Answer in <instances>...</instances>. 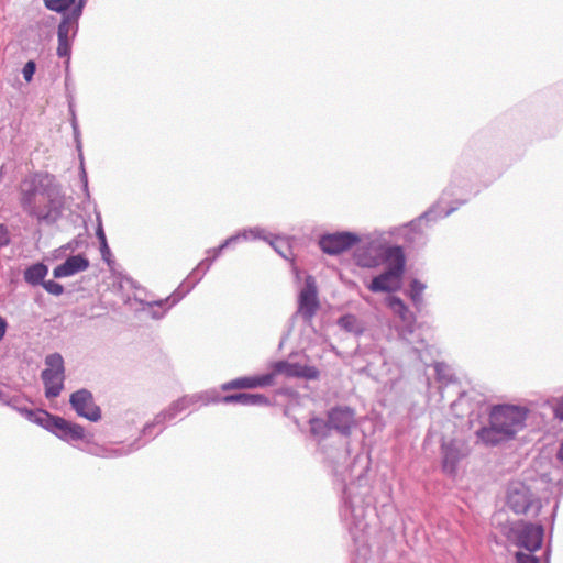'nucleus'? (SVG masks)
Here are the masks:
<instances>
[{
  "label": "nucleus",
  "instance_id": "32",
  "mask_svg": "<svg viewBox=\"0 0 563 563\" xmlns=\"http://www.w3.org/2000/svg\"><path fill=\"white\" fill-rule=\"evenodd\" d=\"M46 9L56 13L68 14L75 0H43Z\"/></svg>",
  "mask_w": 563,
  "mask_h": 563
},
{
  "label": "nucleus",
  "instance_id": "42",
  "mask_svg": "<svg viewBox=\"0 0 563 563\" xmlns=\"http://www.w3.org/2000/svg\"><path fill=\"white\" fill-rule=\"evenodd\" d=\"M96 236L99 241V244H103L107 242L106 233L103 230L102 221L100 214H97V228H96Z\"/></svg>",
  "mask_w": 563,
  "mask_h": 563
},
{
  "label": "nucleus",
  "instance_id": "15",
  "mask_svg": "<svg viewBox=\"0 0 563 563\" xmlns=\"http://www.w3.org/2000/svg\"><path fill=\"white\" fill-rule=\"evenodd\" d=\"M79 30V20H74L73 16L65 14L57 26V55L58 57L70 58L71 41L77 35Z\"/></svg>",
  "mask_w": 563,
  "mask_h": 563
},
{
  "label": "nucleus",
  "instance_id": "43",
  "mask_svg": "<svg viewBox=\"0 0 563 563\" xmlns=\"http://www.w3.org/2000/svg\"><path fill=\"white\" fill-rule=\"evenodd\" d=\"M181 404H183V408L184 409H188L190 407H194V410H196L198 407V404L196 401V398H195V395L191 394V395H185L183 397L179 398Z\"/></svg>",
  "mask_w": 563,
  "mask_h": 563
},
{
  "label": "nucleus",
  "instance_id": "37",
  "mask_svg": "<svg viewBox=\"0 0 563 563\" xmlns=\"http://www.w3.org/2000/svg\"><path fill=\"white\" fill-rule=\"evenodd\" d=\"M48 294L60 296L64 292V286L55 280H44L41 285Z\"/></svg>",
  "mask_w": 563,
  "mask_h": 563
},
{
  "label": "nucleus",
  "instance_id": "50",
  "mask_svg": "<svg viewBox=\"0 0 563 563\" xmlns=\"http://www.w3.org/2000/svg\"><path fill=\"white\" fill-rule=\"evenodd\" d=\"M11 396L8 395L5 391L0 390V402L3 405H8V400H10Z\"/></svg>",
  "mask_w": 563,
  "mask_h": 563
},
{
  "label": "nucleus",
  "instance_id": "48",
  "mask_svg": "<svg viewBox=\"0 0 563 563\" xmlns=\"http://www.w3.org/2000/svg\"><path fill=\"white\" fill-rule=\"evenodd\" d=\"M8 329L7 320L0 316V341L4 338Z\"/></svg>",
  "mask_w": 563,
  "mask_h": 563
},
{
  "label": "nucleus",
  "instance_id": "33",
  "mask_svg": "<svg viewBox=\"0 0 563 563\" xmlns=\"http://www.w3.org/2000/svg\"><path fill=\"white\" fill-rule=\"evenodd\" d=\"M194 395L198 405L207 406L221 402V395L217 389H208Z\"/></svg>",
  "mask_w": 563,
  "mask_h": 563
},
{
  "label": "nucleus",
  "instance_id": "19",
  "mask_svg": "<svg viewBox=\"0 0 563 563\" xmlns=\"http://www.w3.org/2000/svg\"><path fill=\"white\" fill-rule=\"evenodd\" d=\"M145 443L146 442L142 441V439L139 438L131 442L130 444H118L114 446L93 445L89 449V453L98 457L115 459L129 455L137 451L143 445H145Z\"/></svg>",
  "mask_w": 563,
  "mask_h": 563
},
{
  "label": "nucleus",
  "instance_id": "49",
  "mask_svg": "<svg viewBox=\"0 0 563 563\" xmlns=\"http://www.w3.org/2000/svg\"><path fill=\"white\" fill-rule=\"evenodd\" d=\"M69 110L71 113V128H73V130H77L79 126H78L77 118H76V114H75V111H74L71 104L69 106Z\"/></svg>",
  "mask_w": 563,
  "mask_h": 563
},
{
  "label": "nucleus",
  "instance_id": "20",
  "mask_svg": "<svg viewBox=\"0 0 563 563\" xmlns=\"http://www.w3.org/2000/svg\"><path fill=\"white\" fill-rule=\"evenodd\" d=\"M89 267V260L84 254L73 255L53 269V277L56 279L73 276Z\"/></svg>",
  "mask_w": 563,
  "mask_h": 563
},
{
  "label": "nucleus",
  "instance_id": "1",
  "mask_svg": "<svg viewBox=\"0 0 563 563\" xmlns=\"http://www.w3.org/2000/svg\"><path fill=\"white\" fill-rule=\"evenodd\" d=\"M324 461L332 474L343 484L340 517L351 538L355 543H364L371 533V523L367 520L369 512L378 516L376 509H371L365 501L368 493L367 459L356 454L351 457L347 446L329 448L324 452Z\"/></svg>",
  "mask_w": 563,
  "mask_h": 563
},
{
  "label": "nucleus",
  "instance_id": "23",
  "mask_svg": "<svg viewBox=\"0 0 563 563\" xmlns=\"http://www.w3.org/2000/svg\"><path fill=\"white\" fill-rule=\"evenodd\" d=\"M221 402L239 404L242 406H262L268 405V399L262 394L238 393L221 396Z\"/></svg>",
  "mask_w": 563,
  "mask_h": 563
},
{
  "label": "nucleus",
  "instance_id": "7",
  "mask_svg": "<svg viewBox=\"0 0 563 563\" xmlns=\"http://www.w3.org/2000/svg\"><path fill=\"white\" fill-rule=\"evenodd\" d=\"M38 415L41 416L38 426L52 432L60 440L68 443L87 441V433L81 426L70 422L63 417L52 415L46 410L44 412H40Z\"/></svg>",
  "mask_w": 563,
  "mask_h": 563
},
{
  "label": "nucleus",
  "instance_id": "35",
  "mask_svg": "<svg viewBox=\"0 0 563 563\" xmlns=\"http://www.w3.org/2000/svg\"><path fill=\"white\" fill-rule=\"evenodd\" d=\"M373 292L387 291V267L376 277H374L368 286Z\"/></svg>",
  "mask_w": 563,
  "mask_h": 563
},
{
  "label": "nucleus",
  "instance_id": "47",
  "mask_svg": "<svg viewBox=\"0 0 563 563\" xmlns=\"http://www.w3.org/2000/svg\"><path fill=\"white\" fill-rule=\"evenodd\" d=\"M556 457H558L561 466L563 467V442L560 444V448L556 453ZM556 484L563 486V479L558 478Z\"/></svg>",
  "mask_w": 563,
  "mask_h": 563
},
{
  "label": "nucleus",
  "instance_id": "5",
  "mask_svg": "<svg viewBox=\"0 0 563 563\" xmlns=\"http://www.w3.org/2000/svg\"><path fill=\"white\" fill-rule=\"evenodd\" d=\"M529 410L516 405H493L488 408V423L475 431L478 443L497 446L508 442L526 427Z\"/></svg>",
  "mask_w": 563,
  "mask_h": 563
},
{
  "label": "nucleus",
  "instance_id": "38",
  "mask_svg": "<svg viewBox=\"0 0 563 563\" xmlns=\"http://www.w3.org/2000/svg\"><path fill=\"white\" fill-rule=\"evenodd\" d=\"M73 131H74V139H75V142H76V147H77V150L79 152V157L82 161L81 139H80L79 128L77 130H73ZM81 180L84 181L85 189H87V187H88V179H87L86 170H85L82 165H81Z\"/></svg>",
  "mask_w": 563,
  "mask_h": 563
},
{
  "label": "nucleus",
  "instance_id": "24",
  "mask_svg": "<svg viewBox=\"0 0 563 563\" xmlns=\"http://www.w3.org/2000/svg\"><path fill=\"white\" fill-rule=\"evenodd\" d=\"M48 274V266L37 262L27 266L23 272L24 282L32 286H41Z\"/></svg>",
  "mask_w": 563,
  "mask_h": 563
},
{
  "label": "nucleus",
  "instance_id": "31",
  "mask_svg": "<svg viewBox=\"0 0 563 563\" xmlns=\"http://www.w3.org/2000/svg\"><path fill=\"white\" fill-rule=\"evenodd\" d=\"M156 301L157 300L142 302L143 310L147 311L153 319H162L166 311L173 306H169L170 301L164 302L162 305H154Z\"/></svg>",
  "mask_w": 563,
  "mask_h": 563
},
{
  "label": "nucleus",
  "instance_id": "26",
  "mask_svg": "<svg viewBox=\"0 0 563 563\" xmlns=\"http://www.w3.org/2000/svg\"><path fill=\"white\" fill-rule=\"evenodd\" d=\"M22 399L19 396H11L10 400H8V407L21 413L29 421L38 424V420H41V416L37 415L40 412H44L43 409H29L21 405Z\"/></svg>",
  "mask_w": 563,
  "mask_h": 563
},
{
  "label": "nucleus",
  "instance_id": "6",
  "mask_svg": "<svg viewBox=\"0 0 563 563\" xmlns=\"http://www.w3.org/2000/svg\"><path fill=\"white\" fill-rule=\"evenodd\" d=\"M506 504L516 515L538 516L541 508V499L523 482H511L507 488Z\"/></svg>",
  "mask_w": 563,
  "mask_h": 563
},
{
  "label": "nucleus",
  "instance_id": "12",
  "mask_svg": "<svg viewBox=\"0 0 563 563\" xmlns=\"http://www.w3.org/2000/svg\"><path fill=\"white\" fill-rule=\"evenodd\" d=\"M320 307L318 291L313 277L306 278L305 287L301 289L298 298V309L295 313L300 316L306 323H310Z\"/></svg>",
  "mask_w": 563,
  "mask_h": 563
},
{
  "label": "nucleus",
  "instance_id": "30",
  "mask_svg": "<svg viewBox=\"0 0 563 563\" xmlns=\"http://www.w3.org/2000/svg\"><path fill=\"white\" fill-rule=\"evenodd\" d=\"M309 424L311 434L318 440L327 438L331 430L329 419L311 418Z\"/></svg>",
  "mask_w": 563,
  "mask_h": 563
},
{
  "label": "nucleus",
  "instance_id": "22",
  "mask_svg": "<svg viewBox=\"0 0 563 563\" xmlns=\"http://www.w3.org/2000/svg\"><path fill=\"white\" fill-rule=\"evenodd\" d=\"M262 231H260L258 227L251 228L247 230H243L236 234L231 235L227 240H224L218 247L209 249L207 253L212 256L210 258L214 262L222 253V251L230 245L236 243L240 240H256L257 236H261Z\"/></svg>",
  "mask_w": 563,
  "mask_h": 563
},
{
  "label": "nucleus",
  "instance_id": "3",
  "mask_svg": "<svg viewBox=\"0 0 563 563\" xmlns=\"http://www.w3.org/2000/svg\"><path fill=\"white\" fill-rule=\"evenodd\" d=\"M470 181L453 175L450 185L443 190L440 199L416 219L399 227L389 229V238L401 239L407 246L424 244L422 221L429 223L445 218L468 200Z\"/></svg>",
  "mask_w": 563,
  "mask_h": 563
},
{
  "label": "nucleus",
  "instance_id": "27",
  "mask_svg": "<svg viewBox=\"0 0 563 563\" xmlns=\"http://www.w3.org/2000/svg\"><path fill=\"white\" fill-rule=\"evenodd\" d=\"M427 285L419 279H412L409 288L405 290V295L411 300L412 305L417 310H420L423 306V291Z\"/></svg>",
  "mask_w": 563,
  "mask_h": 563
},
{
  "label": "nucleus",
  "instance_id": "29",
  "mask_svg": "<svg viewBox=\"0 0 563 563\" xmlns=\"http://www.w3.org/2000/svg\"><path fill=\"white\" fill-rule=\"evenodd\" d=\"M185 410L186 409L183 408L180 399H177L173 401L168 406V408L162 410L159 413L155 416V422L165 424L166 422L174 420L179 413H181Z\"/></svg>",
  "mask_w": 563,
  "mask_h": 563
},
{
  "label": "nucleus",
  "instance_id": "9",
  "mask_svg": "<svg viewBox=\"0 0 563 563\" xmlns=\"http://www.w3.org/2000/svg\"><path fill=\"white\" fill-rule=\"evenodd\" d=\"M514 543L529 552L538 551L543 542L544 530L541 525L520 522L510 530Z\"/></svg>",
  "mask_w": 563,
  "mask_h": 563
},
{
  "label": "nucleus",
  "instance_id": "16",
  "mask_svg": "<svg viewBox=\"0 0 563 563\" xmlns=\"http://www.w3.org/2000/svg\"><path fill=\"white\" fill-rule=\"evenodd\" d=\"M357 263L363 267H374L387 263V242L384 239L366 242L362 252L357 254Z\"/></svg>",
  "mask_w": 563,
  "mask_h": 563
},
{
  "label": "nucleus",
  "instance_id": "8",
  "mask_svg": "<svg viewBox=\"0 0 563 563\" xmlns=\"http://www.w3.org/2000/svg\"><path fill=\"white\" fill-rule=\"evenodd\" d=\"M45 365L41 378L45 387V397L53 399L58 397L64 388V358L59 353L49 354L45 357Z\"/></svg>",
  "mask_w": 563,
  "mask_h": 563
},
{
  "label": "nucleus",
  "instance_id": "2",
  "mask_svg": "<svg viewBox=\"0 0 563 563\" xmlns=\"http://www.w3.org/2000/svg\"><path fill=\"white\" fill-rule=\"evenodd\" d=\"M20 203L30 217L51 225L63 216L65 194L54 175L45 172L33 173L20 185Z\"/></svg>",
  "mask_w": 563,
  "mask_h": 563
},
{
  "label": "nucleus",
  "instance_id": "13",
  "mask_svg": "<svg viewBox=\"0 0 563 563\" xmlns=\"http://www.w3.org/2000/svg\"><path fill=\"white\" fill-rule=\"evenodd\" d=\"M69 404L78 416L89 421L97 422L101 419V409L95 404L92 393L86 388L74 391Z\"/></svg>",
  "mask_w": 563,
  "mask_h": 563
},
{
  "label": "nucleus",
  "instance_id": "4",
  "mask_svg": "<svg viewBox=\"0 0 563 563\" xmlns=\"http://www.w3.org/2000/svg\"><path fill=\"white\" fill-rule=\"evenodd\" d=\"M406 267V255L401 245H389V311L394 314V328L399 338L409 344L419 343L423 346V341L416 334L417 318L409 310L408 306L393 292L400 288V278ZM412 353L417 358L424 363L422 357V347L412 346Z\"/></svg>",
  "mask_w": 563,
  "mask_h": 563
},
{
  "label": "nucleus",
  "instance_id": "17",
  "mask_svg": "<svg viewBox=\"0 0 563 563\" xmlns=\"http://www.w3.org/2000/svg\"><path fill=\"white\" fill-rule=\"evenodd\" d=\"M274 376L283 374L287 377H297L306 379H317L320 372L314 366L301 365L299 363H290L287 361H278L274 363L273 371Z\"/></svg>",
  "mask_w": 563,
  "mask_h": 563
},
{
  "label": "nucleus",
  "instance_id": "39",
  "mask_svg": "<svg viewBox=\"0 0 563 563\" xmlns=\"http://www.w3.org/2000/svg\"><path fill=\"white\" fill-rule=\"evenodd\" d=\"M87 4V0H75V3L71 5V10L68 15L73 16L74 20H79L82 15L84 9Z\"/></svg>",
  "mask_w": 563,
  "mask_h": 563
},
{
  "label": "nucleus",
  "instance_id": "28",
  "mask_svg": "<svg viewBox=\"0 0 563 563\" xmlns=\"http://www.w3.org/2000/svg\"><path fill=\"white\" fill-rule=\"evenodd\" d=\"M338 325L349 333L361 335L364 332L362 321L354 314H344L338 319Z\"/></svg>",
  "mask_w": 563,
  "mask_h": 563
},
{
  "label": "nucleus",
  "instance_id": "25",
  "mask_svg": "<svg viewBox=\"0 0 563 563\" xmlns=\"http://www.w3.org/2000/svg\"><path fill=\"white\" fill-rule=\"evenodd\" d=\"M262 231L261 236L256 239H262L266 241L282 257L288 258L291 255L290 245L288 240L282 236L273 235L271 233H266L264 229L258 228Z\"/></svg>",
  "mask_w": 563,
  "mask_h": 563
},
{
  "label": "nucleus",
  "instance_id": "34",
  "mask_svg": "<svg viewBox=\"0 0 563 563\" xmlns=\"http://www.w3.org/2000/svg\"><path fill=\"white\" fill-rule=\"evenodd\" d=\"M434 371L437 379L442 384H449L453 382V374L451 373L450 367L441 362L434 364Z\"/></svg>",
  "mask_w": 563,
  "mask_h": 563
},
{
  "label": "nucleus",
  "instance_id": "46",
  "mask_svg": "<svg viewBox=\"0 0 563 563\" xmlns=\"http://www.w3.org/2000/svg\"><path fill=\"white\" fill-rule=\"evenodd\" d=\"M80 245H81V241L78 239H74L70 242H68L66 245H64V250L74 252V251L78 250L80 247Z\"/></svg>",
  "mask_w": 563,
  "mask_h": 563
},
{
  "label": "nucleus",
  "instance_id": "44",
  "mask_svg": "<svg viewBox=\"0 0 563 563\" xmlns=\"http://www.w3.org/2000/svg\"><path fill=\"white\" fill-rule=\"evenodd\" d=\"M100 253H101V257L104 262H107L108 264H110L111 262V257H112V253H111V250L108 245V242L103 243V244H100Z\"/></svg>",
  "mask_w": 563,
  "mask_h": 563
},
{
  "label": "nucleus",
  "instance_id": "14",
  "mask_svg": "<svg viewBox=\"0 0 563 563\" xmlns=\"http://www.w3.org/2000/svg\"><path fill=\"white\" fill-rule=\"evenodd\" d=\"M358 235L351 232L323 234L319 239L320 249L329 255H338L360 242Z\"/></svg>",
  "mask_w": 563,
  "mask_h": 563
},
{
  "label": "nucleus",
  "instance_id": "18",
  "mask_svg": "<svg viewBox=\"0 0 563 563\" xmlns=\"http://www.w3.org/2000/svg\"><path fill=\"white\" fill-rule=\"evenodd\" d=\"M328 418L331 429L345 437L350 435L352 428L355 427V412L350 407L333 408Z\"/></svg>",
  "mask_w": 563,
  "mask_h": 563
},
{
  "label": "nucleus",
  "instance_id": "40",
  "mask_svg": "<svg viewBox=\"0 0 563 563\" xmlns=\"http://www.w3.org/2000/svg\"><path fill=\"white\" fill-rule=\"evenodd\" d=\"M35 70H36V64L34 60H29L25 63V65L22 69V74H23V78L26 82L32 81Z\"/></svg>",
  "mask_w": 563,
  "mask_h": 563
},
{
  "label": "nucleus",
  "instance_id": "36",
  "mask_svg": "<svg viewBox=\"0 0 563 563\" xmlns=\"http://www.w3.org/2000/svg\"><path fill=\"white\" fill-rule=\"evenodd\" d=\"M164 423H156L155 419L146 423L142 430V434L145 438H148V440L154 439L156 435H158L164 430Z\"/></svg>",
  "mask_w": 563,
  "mask_h": 563
},
{
  "label": "nucleus",
  "instance_id": "11",
  "mask_svg": "<svg viewBox=\"0 0 563 563\" xmlns=\"http://www.w3.org/2000/svg\"><path fill=\"white\" fill-rule=\"evenodd\" d=\"M468 455V449L462 440L442 441V470L450 476H455L460 462Z\"/></svg>",
  "mask_w": 563,
  "mask_h": 563
},
{
  "label": "nucleus",
  "instance_id": "21",
  "mask_svg": "<svg viewBox=\"0 0 563 563\" xmlns=\"http://www.w3.org/2000/svg\"><path fill=\"white\" fill-rule=\"evenodd\" d=\"M274 383V373H266L256 376L240 377L222 384V390L256 388L271 386Z\"/></svg>",
  "mask_w": 563,
  "mask_h": 563
},
{
  "label": "nucleus",
  "instance_id": "45",
  "mask_svg": "<svg viewBox=\"0 0 563 563\" xmlns=\"http://www.w3.org/2000/svg\"><path fill=\"white\" fill-rule=\"evenodd\" d=\"M554 412L555 417L563 421V396L558 399Z\"/></svg>",
  "mask_w": 563,
  "mask_h": 563
},
{
  "label": "nucleus",
  "instance_id": "41",
  "mask_svg": "<svg viewBox=\"0 0 563 563\" xmlns=\"http://www.w3.org/2000/svg\"><path fill=\"white\" fill-rule=\"evenodd\" d=\"M515 556H516V563H539L538 558L532 554L517 552Z\"/></svg>",
  "mask_w": 563,
  "mask_h": 563
},
{
  "label": "nucleus",
  "instance_id": "10",
  "mask_svg": "<svg viewBox=\"0 0 563 563\" xmlns=\"http://www.w3.org/2000/svg\"><path fill=\"white\" fill-rule=\"evenodd\" d=\"M212 263L213 261L210 257L203 258L170 296L165 299H159V301H156L154 305H162L168 301H170L169 306L178 303L202 279L206 273L210 269Z\"/></svg>",
  "mask_w": 563,
  "mask_h": 563
}]
</instances>
